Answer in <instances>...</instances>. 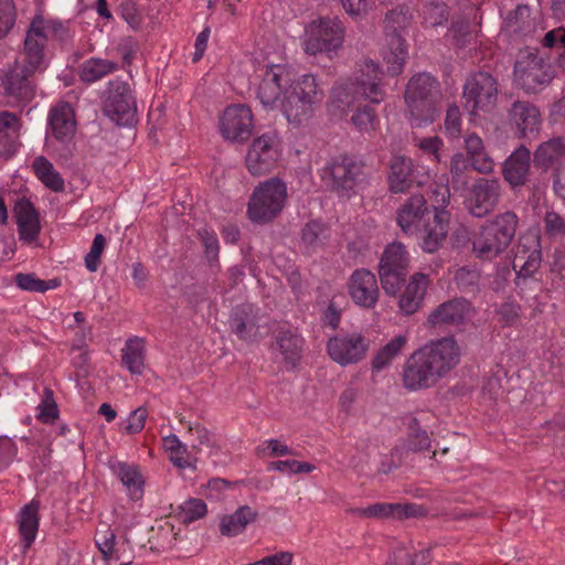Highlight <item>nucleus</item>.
Wrapping results in <instances>:
<instances>
[{"instance_id": "1", "label": "nucleus", "mask_w": 565, "mask_h": 565, "mask_svg": "<svg viewBox=\"0 0 565 565\" xmlns=\"http://www.w3.org/2000/svg\"><path fill=\"white\" fill-rule=\"evenodd\" d=\"M54 31L51 21L35 15L24 40L23 50L15 60L14 66L2 79L6 93L17 102H29L35 94V74L44 70V46L49 34Z\"/></svg>"}, {"instance_id": "2", "label": "nucleus", "mask_w": 565, "mask_h": 565, "mask_svg": "<svg viewBox=\"0 0 565 565\" xmlns=\"http://www.w3.org/2000/svg\"><path fill=\"white\" fill-rule=\"evenodd\" d=\"M460 362V349L454 337H445L414 351L403 367V385L408 391L435 386Z\"/></svg>"}, {"instance_id": "3", "label": "nucleus", "mask_w": 565, "mask_h": 565, "mask_svg": "<svg viewBox=\"0 0 565 565\" xmlns=\"http://www.w3.org/2000/svg\"><path fill=\"white\" fill-rule=\"evenodd\" d=\"M384 72L379 63L364 60L358 64L353 76L338 82L330 96V106L339 111H347L358 100L380 104L385 98L383 83Z\"/></svg>"}, {"instance_id": "4", "label": "nucleus", "mask_w": 565, "mask_h": 565, "mask_svg": "<svg viewBox=\"0 0 565 565\" xmlns=\"http://www.w3.org/2000/svg\"><path fill=\"white\" fill-rule=\"evenodd\" d=\"M520 218L514 211H504L486 220L471 238L472 253L481 260H493L513 242Z\"/></svg>"}, {"instance_id": "5", "label": "nucleus", "mask_w": 565, "mask_h": 565, "mask_svg": "<svg viewBox=\"0 0 565 565\" xmlns=\"http://www.w3.org/2000/svg\"><path fill=\"white\" fill-rule=\"evenodd\" d=\"M324 90L317 76L303 74L288 85L281 102V111L290 124L301 125L308 121L320 108Z\"/></svg>"}, {"instance_id": "6", "label": "nucleus", "mask_w": 565, "mask_h": 565, "mask_svg": "<svg viewBox=\"0 0 565 565\" xmlns=\"http://www.w3.org/2000/svg\"><path fill=\"white\" fill-rule=\"evenodd\" d=\"M412 20L413 11L405 4L393 8L385 15L384 32L386 45L382 55L386 64V73L391 76L399 75L406 64L408 46L405 34Z\"/></svg>"}, {"instance_id": "7", "label": "nucleus", "mask_w": 565, "mask_h": 565, "mask_svg": "<svg viewBox=\"0 0 565 565\" xmlns=\"http://www.w3.org/2000/svg\"><path fill=\"white\" fill-rule=\"evenodd\" d=\"M439 96L438 82L430 74L418 73L408 81L405 102L413 127L422 128L435 120Z\"/></svg>"}, {"instance_id": "8", "label": "nucleus", "mask_w": 565, "mask_h": 565, "mask_svg": "<svg viewBox=\"0 0 565 565\" xmlns=\"http://www.w3.org/2000/svg\"><path fill=\"white\" fill-rule=\"evenodd\" d=\"M287 200V185L279 178L260 182L253 191L247 215L254 223H268L282 211Z\"/></svg>"}, {"instance_id": "9", "label": "nucleus", "mask_w": 565, "mask_h": 565, "mask_svg": "<svg viewBox=\"0 0 565 565\" xmlns=\"http://www.w3.org/2000/svg\"><path fill=\"white\" fill-rule=\"evenodd\" d=\"M513 74L516 86L526 93L542 90L553 78L551 63L532 47L519 51Z\"/></svg>"}, {"instance_id": "10", "label": "nucleus", "mask_w": 565, "mask_h": 565, "mask_svg": "<svg viewBox=\"0 0 565 565\" xmlns=\"http://www.w3.org/2000/svg\"><path fill=\"white\" fill-rule=\"evenodd\" d=\"M498 79L489 72L472 73L462 90L463 108L471 116L492 113L498 104Z\"/></svg>"}, {"instance_id": "11", "label": "nucleus", "mask_w": 565, "mask_h": 565, "mask_svg": "<svg viewBox=\"0 0 565 565\" xmlns=\"http://www.w3.org/2000/svg\"><path fill=\"white\" fill-rule=\"evenodd\" d=\"M409 254L404 244H388L379 262V277L384 292L396 297L405 281L409 268Z\"/></svg>"}, {"instance_id": "12", "label": "nucleus", "mask_w": 565, "mask_h": 565, "mask_svg": "<svg viewBox=\"0 0 565 565\" xmlns=\"http://www.w3.org/2000/svg\"><path fill=\"white\" fill-rule=\"evenodd\" d=\"M364 164L349 156L332 158L321 170V178L340 194L353 192L365 180Z\"/></svg>"}, {"instance_id": "13", "label": "nucleus", "mask_w": 565, "mask_h": 565, "mask_svg": "<svg viewBox=\"0 0 565 565\" xmlns=\"http://www.w3.org/2000/svg\"><path fill=\"white\" fill-rule=\"evenodd\" d=\"M344 33V25L338 17L315 20L306 29L303 50L309 55L338 50L343 43Z\"/></svg>"}, {"instance_id": "14", "label": "nucleus", "mask_w": 565, "mask_h": 565, "mask_svg": "<svg viewBox=\"0 0 565 565\" xmlns=\"http://www.w3.org/2000/svg\"><path fill=\"white\" fill-rule=\"evenodd\" d=\"M290 70L280 64L267 65L259 70L260 82L256 97L266 109H281L285 92L290 84Z\"/></svg>"}, {"instance_id": "15", "label": "nucleus", "mask_w": 565, "mask_h": 565, "mask_svg": "<svg viewBox=\"0 0 565 565\" xmlns=\"http://www.w3.org/2000/svg\"><path fill=\"white\" fill-rule=\"evenodd\" d=\"M281 157L279 138L275 132H265L255 138L246 153V168L255 177L270 172Z\"/></svg>"}, {"instance_id": "16", "label": "nucleus", "mask_w": 565, "mask_h": 565, "mask_svg": "<svg viewBox=\"0 0 565 565\" xmlns=\"http://www.w3.org/2000/svg\"><path fill=\"white\" fill-rule=\"evenodd\" d=\"M501 196L502 185L499 179L479 178L469 189L465 205L473 217L483 218L498 207Z\"/></svg>"}, {"instance_id": "17", "label": "nucleus", "mask_w": 565, "mask_h": 565, "mask_svg": "<svg viewBox=\"0 0 565 565\" xmlns=\"http://www.w3.org/2000/svg\"><path fill=\"white\" fill-rule=\"evenodd\" d=\"M104 113L119 126H129L135 121L137 105L126 82H109Z\"/></svg>"}, {"instance_id": "18", "label": "nucleus", "mask_w": 565, "mask_h": 565, "mask_svg": "<svg viewBox=\"0 0 565 565\" xmlns=\"http://www.w3.org/2000/svg\"><path fill=\"white\" fill-rule=\"evenodd\" d=\"M369 347L370 341L361 333L340 334L329 339L327 351L334 362L345 366L364 359Z\"/></svg>"}, {"instance_id": "19", "label": "nucleus", "mask_w": 565, "mask_h": 565, "mask_svg": "<svg viewBox=\"0 0 565 565\" xmlns=\"http://www.w3.org/2000/svg\"><path fill=\"white\" fill-rule=\"evenodd\" d=\"M253 114L246 105H233L227 107L220 120V129L224 139L230 141H243L252 134Z\"/></svg>"}, {"instance_id": "20", "label": "nucleus", "mask_w": 565, "mask_h": 565, "mask_svg": "<svg viewBox=\"0 0 565 565\" xmlns=\"http://www.w3.org/2000/svg\"><path fill=\"white\" fill-rule=\"evenodd\" d=\"M541 265V245L539 236L525 234L520 237L513 260L516 284L531 277Z\"/></svg>"}, {"instance_id": "21", "label": "nucleus", "mask_w": 565, "mask_h": 565, "mask_svg": "<svg viewBox=\"0 0 565 565\" xmlns=\"http://www.w3.org/2000/svg\"><path fill=\"white\" fill-rule=\"evenodd\" d=\"M348 289L353 302L359 307L372 309L379 301L377 279L369 269H355L349 279Z\"/></svg>"}, {"instance_id": "22", "label": "nucleus", "mask_w": 565, "mask_h": 565, "mask_svg": "<svg viewBox=\"0 0 565 565\" xmlns=\"http://www.w3.org/2000/svg\"><path fill=\"white\" fill-rule=\"evenodd\" d=\"M449 220L450 214L447 210L434 209L433 220L429 216L416 234L419 235L420 247L424 252L433 254L443 246L448 234Z\"/></svg>"}, {"instance_id": "23", "label": "nucleus", "mask_w": 565, "mask_h": 565, "mask_svg": "<svg viewBox=\"0 0 565 565\" xmlns=\"http://www.w3.org/2000/svg\"><path fill=\"white\" fill-rule=\"evenodd\" d=\"M430 216L429 207L423 194L411 195L397 210L396 221L403 233L417 234L422 224Z\"/></svg>"}, {"instance_id": "24", "label": "nucleus", "mask_w": 565, "mask_h": 565, "mask_svg": "<svg viewBox=\"0 0 565 565\" xmlns=\"http://www.w3.org/2000/svg\"><path fill=\"white\" fill-rule=\"evenodd\" d=\"M472 315L470 302L463 298H454L438 305L428 316L429 327L460 326Z\"/></svg>"}, {"instance_id": "25", "label": "nucleus", "mask_w": 565, "mask_h": 565, "mask_svg": "<svg viewBox=\"0 0 565 565\" xmlns=\"http://www.w3.org/2000/svg\"><path fill=\"white\" fill-rule=\"evenodd\" d=\"M431 280L424 273L413 274L398 297L399 311L406 316L417 312L423 303Z\"/></svg>"}, {"instance_id": "26", "label": "nucleus", "mask_w": 565, "mask_h": 565, "mask_svg": "<svg viewBox=\"0 0 565 565\" xmlns=\"http://www.w3.org/2000/svg\"><path fill=\"white\" fill-rule=\"evenodd\" d=\"M462 138L463 154L469 161L471 169L480 174L492 173L495 163L482 138L473 131L466 132Z\"/></svg>"}, {"instance_id": "27", "label": "nucleus", "mask_w": 565, "mask_h": 565, "mask_svg": "<svg viewBox=\"0 0 565 565\" xmlns=\"http://www.w3.org/2000/svg\"><path fill=\"white\" fill-rule=\"evenodd\" d=\"M510 119L521 138L532 139L539 134L541 115L533 104L522 100L513 103Z\"/></svg>"}, {"instance_id": "28", "label": "nucleus", "mask_w": 565, "mask_h": 565, "mask_svg": "<svg viewBox=\"0 0 565 565\" xmlns=\"http://www.w3.org/2000/svg\"><path fill=\"white\" fill-rule=\"evenodd\" d=\"M531 152L524 147L516 148L503 162L502 175L515 189L526 183L530 174Z\"/></svg>"}, {"instance_id": "29", "label": "nucleus", "mask_w": 565, "mask_h": 565, "mask_svg": "<svg viewBox=\"0 0 565 565\" xmlns=\"http://www.w3.org/2000/svg\"><path fill=\"white\" fill-rule=\"evenodd\" d=\"M18 224V233L21 241L34 242L40 232L41 224L39 213L28 199H20L13 209Z\"/></svg>"}, {"instance_id": "30", "label": "nucleus", "mask_w": 565, "mask_h": 565, "mask_svg": "<svg viewBox=\"0 0 565 565\" xmlns=\"http://www.w3.org/2000/svg\"><path fill=\"white\" fill-rule=\"evenodd\" d=\"M49 122L53 136L62 141H70L75 134V115L68 103H60L50 110Z\"/></svg>"}, {"instance_id": "31", "label": "nucleus", "mask_w": 565, "mask_h": 565, "mask_svg": "<svg viewBox=\"0 0 565 565\" xmlns=\"http://www.w3.org/2000/svg\"><path fill=\"white\" fill-rule=\"evenodd\" d=\"M414 164L404 156L393 157L390 164L388 184L393 193L405 192L414 182Z\"/></svg>"}, {"instance_id": "32", "label": "nucleus", "mask_w": 565, "mask_h": 565, "mask_svg": "<svg viewBox=\"0 0 565 565\" xmlns=\"http://www.w3.org/2000/svg\"><path fill=\"white\" fill-rule=\"evenodd\" d=\"M422 507L414 503H374L367 507V519L403 520L422 514Z\"/></svg>"}, {"instance_id": "33", "label": "nucleus", "mask_w": 565, "mask_h": 565, "mask_svg": "<svg viewBox=\"0 0 565 565\" xmlns=\"http://www.w3.org/2000/svg\"><path fill=\"white\" fill-rule=\"evenodd\" d=\"M39 510L40 503L32 500L19 514V533L22 537L24 550H28L35 540L40 523Z\"/></svg>"}, {"instance_id": "34", "label": "nucleus", "mask_w": 565, "mask_h": 565, "mask_svg": "<svg viewBox=\"0 0 565 565\" xmlns=\"http://www.w3.org/2000/svg\"><path fill=\"white\" fill-rule=\"evenodd\" d=\"M276 347L282 355L287 369H295L302 352V340L289 330L279 331L276 338Z\"/></svg>"}, {"instance_id": "35", "label": "nucleus", "mask_w": 565, "mask_h": 565, "mask_svg": "<svg viewBox=\"0 0 565 565\" xmlns=\"http://www.w3.org/2000/svg\"><path fill=\"white\" fill-rule=\"evenodd\" d=\"M257 513L248 505L239 507L234 513L221 519L220 531L225 536H236L254 522Z\"/></svg>"}, {"instance_id": "36", "label": "nucleus", "mask_w": 565, "mask_h": 565, "mask_svg": "<svg viewBox=\"0 0 565 565\" xmlns=\"http://www.w3.org/2000/svg\"><path fill=\"white\" fill-rule=\"evenodd\" d=\"M407 335L398 334L391 339L382 347L372 359V370L382 371L391 365V363L403 352L407 344Z\"/></svg>"}, {"instance_id": "37", "label": "nucleus", "mask_w": 565, "mask_h": 565, "mask_svg": "<svg viewBox=\"0 0 565 565\" xmlns=\"http://www.w3.org/2000/svg\"><path fill=\"white\" fill-rule=\"evenodd\" d=\"M505 28L509 32L527 36L535 31V19L531 17V10L526 4H519L505 19Z\"/></svg>"}, {"instance_id": "38", "label": "nucleus", "mask_w": 565, "mask_h": 565, "mask_svg": "<svg viewBox=\"0 0 565 565\" xmlns=\"http://www.w3.org/2000/svg\"><path fill=\"white\" fill-rule=\"evenodd\" d=\"M32 169L36 178L50 190L54 192H63L65 189L64 179L56 171L53 164L43 156H39L33 160Z\"/></svg>"}, {"instance_id": "39", "label": "nucleus", "mask_w": 565, "mask_h": 565, "mask_svg": "<svg viewBox=\"0 0 565 565\" xmlns=\"http://www.w3.org/2000/svg\"><path fill=\"white\" fill-rule=\"evenodd\" d=\"M117 68L118 65L110 60L90 57L81 65L79 77L85 83H94L111 74Z\"/></svg>"}, {"instance_id": "40", "label": "nucleus", "mask_w": 565, "mask_h": 565, "mask_svg": "<svg viewBox=\"0 0 565 565\" xmlns=\"http://www.w3.org/2000/svg\"><path fill=\"white\" fill-rule=\"evenodd\" d=\"M121 361L132 374H141L145 367V344L139 338L126 341L121 350Z\"/></svg>"}, {"instance_id": "41", "label": "nucleus", "mask_w": 565, "mask_h": 565, "mask_svg": "<svg viewBox=\"0 0 565 565\" xmlns=\"http://www.w3.org/2000/svg\"><path fill=\"white\" fill-rule=\"evenodd\" d=\"M327 239L328 228L318 221L308 222L301 230V245L308 254L320 249Z\"/></svg>"}, {"instance_id": "42", "label": "nucleus", "mask_w": 565, "mask_h": 565, "mask_svg": "<svg viewBox=\"0 0 565 565\" xmlns=\"http://www.w3.org/2000/svg\"><path fill=\"white\" fill-rule=\"evenodd\" d=\"M565 156V138L556 137L539 146L534 153L537 166L547 168Z\"/></svg>"}, {"instance_id": "43", "label": "nucleus", "mask_w": 565, "mask_h": 565, "mask_svg": "<svg viewBox=\"0 0 565 565\" xmlns=\"http://www.w3.org/2000/svg\"><path fill=\"white\" fill-rule=\"evenodd\" d=\"M231 330L242 340H250L256 333V326L244 308H236L230 318Z\"/></svg>"}, {"instance_id": "44", "label": "nucleus", "mask_w": 565, "mask_h": 565, "mask_svg": "<svg viewBox=\"0 0 565 565\" xmlns=\"http://www.w3.org/2000/svg\"><path fill=\"white\" fill-rule=\"evenodd\" d=\"M116 476L120 479L122 484L136 497L140 495L142 479L138 469L135 466L118 462L114 466Z\"/></svg>"}, {"instance_id": "45", "label": "nucleus", "mask_w": 565, "mask_h": 565, "mask_svg": "<svg viewBox=\"0 0 565 565\" xmlns=\"http://www.w3.org/2000/svg\"><path fill=\"white\" fill-rule=\"evenodd\" d=\"M408 428L409 434L404 445L405 450L418 452L430 448V437L426 430L419 427L416 418H412Z\"/></svg>"}, {"instance_id": "46", "label": "nucleus", "mask_w": 565, "mask_h": 565, "mask_svg": "<svg viewBox=\"0 0 565 565\" xmlns=\"http://www.w3.org/2000/svg\"><path fill=\"white\" fill-rule=\"evenodd\" d=\"M541 44L544 49L557 52L559 67L565 73V28H555L546 32Z\"/></svg>"}, {"instance_id": "47", "label": "nucleus", "mask_w": 565, "mask_h": 565, "mask_svg": "<svg viewBox=\"0 0 565 565\" xmlns=\"http://www.w3.org/2000/svg\"><path fill=\"white\" fill-rule=\"evenodd\" d=\"M163 446L170 452V460L174 466L185 469L191 466L188 454V447L175 435H169L163 438Z\"/></svg>"}, {"instance_id": "48", "label": "nucleus", "mask_w": 565, "mask_h": 565, "mask_svg": "<svg viewBox=\"0 0 565 565\" xmlns=\"http://www.w3.org/2000/svg\"><path fill=\"white\" fill-rule=\"evenodd\" d=\"M206 512L205 502L201 499L192 498L179 507L178 516L182 523L190 524L205 516Z\"/></svg>"}, {"instance_id": "49", "label": "nucleus", "mask_w": 565, "mask_h": 565, "mask_svg": "<svg viewBox=\"0 0 565 565\" xmlns=\"http://www.w3.org/2000/svg\"><path fill=\"white\" fill-rule=\"evenodd\" d=\"M106 246V238L103 234H96L90 250L85 256V266L90 273H95L100 264V256Z\"/></svg>"}, {"instance_id": "50", "label": "nucleus", "mask_w": 565, "mask_h": 565, "mask_svg": "<svg viewBox=\"0 0 565 565\" xmlns=\"http://www.w3.org/2000/svg\"><path fill=\"white\" fill-rule=\"evenodd\" d=\"M351 121L360 131L367 132L375 128L376 115L372 108L364 106L353 114Z\"/></svg>"}, {"instance_id": "51", "label": "nucleus", "mask_w": 565, "mask_h": 565, "mask_svg": "<svg viewBox=\"0 0 565 565\" xmlns=\"http://www.w3.org/2000/svg\"><path fill=\"white\" fill-rule=\"evenodd\" d=\"M38 418L45 424L53 423L58 417L57 405L51 390H45V398L38 406Z\"/></svg>"}, {"instance_id": "52", "label": "nucleus", "mask_w": 565, "mask_h": 565, "mask_svg": "<svg viewBox=\"0 0 565 565\" xmlns=\"http://www.w3.org/2000/svg\"><path fill=\"white\" fill-rule=\"evenodd\" d=\"M455 279L462 290L472 291L479 285L480 273L476 269L462 267L456 271Z\"/></svg>"}, {"instance_id": "53", "label": "nucleus", "mask_w": 565, "mask_h": 565, "mask_svg": "<svg viewBox=\"0 0 565 565\" xmlns=\"http://www.w3.org/2000/svg\"><path fill=\"white\" fill-rule=\"evenodd\" d=\"M15 9L12 0H0V38L4 36L14 25Z\"/></svg>"}, {"instance_id": "54", "label": "nucleus", "mask_w": 565, "mask_h": 565, "mask_svg": "<svg viewBox=\"0 0 565 565\" xmlns=\"http://www.w3.org/2000/svg\"><path fill=\"white\" fill-rule=\"evenodd\" d=\"M415 146H417L424 153L431 157L433 160L440 162L439 150L443 147V140L438 136L427 138H414Z\"/></svg>"}, {"instance_id": "55", "label": "nucleus", "mask_w": 565, "mask_h": 565, "mask_svg": "<svg viewBox=\"0 0 565 565\" xmlns=\"http://www.w3.org/2000/svg\"><path fill=\"white\" fill-rule=\"evenodd\" d=\"M147 417V408L138 407L137 409L130 413L129 417L127 418L126 425L122 427V430L129 435L140 433L145 427Z\"/></svg>"}, {"instance_id": "56", "label": "nucleus", "mask_w": 565, "mask_h": 565, "mask_svg": "<svg viewBox=\"0 0 565 565\" xmlns=\"http://www.w3.org/2000/svg\"><path fill=\"white\" fill-rule=\"evenodd\" d=\"M471 169L469 161L461 152L455 153L451 158L450 173L455 181L466 183V174Z\"/></svg>"}, {"instance_id": "57", "label": "nucleus", "mask_w": 565, "mask_h": 565, "mask_svg": "<svg viewBox=\"0 0 565 565\" xmlns=\"http://www.w3.org/2000/svg\"><path fill=\"white\" fill-rule=\"evenodd\" d=\"M199 235L202 239V243L205 248V255L209 262H214L218 257V239L216 234L213 231H209L207 228L199 230Z\"/></svg>"}, {"instance_id": "58", "label": "nucleus", "mask_w": 565, "mask_h": 565, "mask_svg": "<svg viewBox=\"0 0 565 565\" xmlns=\"http://www.w3.org/2000/svg\"><path fill=\"white\" fill-rule=\"evenodd\" d=\"M424 19L433 26L439 25L447 20V9L444 3L430 2L424 10Z\"/></svg>"}, {"instance_id": "59", "label": "nucleus", "mask_w": 565, "mask_h": 565, "mask_svg": "<svg viewBox=\"0 0 565 565\" xmlns=\"http://www.w3.org/2000/svg\"><path fill=\"white\" fill-rule=\"evenodd\" d=\"M15 284L22 290L33 292L46 291V287H44V280L38 278L34 274H17Z\"/></svg>"}, {"instance_id": "60", "label": "nucleus", "mask_w": 565, "mask_h": 565, "mask_svg": "<svg viewBox=\"0 0 565 565\" xmlns=\"http://www.w3.org/2000/svg\"><path fill=\"white\" fill-rule=\"evenodd\" d=\"M544 228L550 236L565 234V220L554 211H547L544 216Z\"/></svg>"}, {"instance_id": "61", "label": "nucleus", "mask_w": 565, "mask_h": 565, "mask_svg": "<svg viewBox=\"0 0 565 565\" xmlns=\"http://www.w3.org/2000/svg\"><path fill=\"white\" fill-rule=\"evenodd\" d=\"M116 542V535L111 530H106L103 534H98L96 537V545L104 556V559L108 561L113 556L114 546Z\"/></svg>"}, {"instance_id": "62", "label": "nucleus", "mask_w": 565, "mask_h": 565, "mask_svg": "<svg viewBox=\"0 0 565 565\" xmlns=\"http://www.w3.org/2000/svg\"><path fill=\"white\" fill-rule=\"evenodd\" d=\"M345 12L352 17L365 15L374 4V0H341Z\"/></svg>"}, {"instance_id": "63", "label": "nucleus", "mask_w": 565, "mask_h": 565, "mask_svg": "<svg viewBox=\"0 0 565 565\" xmlns=\"http://www.w3.org/2000/svg\"><path fill=\"white\" fill-rule=\"evenodd\" d=\"M117 52L122 57L124 62L129 64L137 52L136 40L131 36L122 38L117 45Z\"/></svg>"}, {"instance_id": "64", "label": "nucleus", "mask_w": 565, "mask_h": 565, "mask_svg": "<svg viewBox=\"0 0 565 565\" xmlns=\"http://www.w3.org/2000/svg\"><path fill=\"white\" fill-rule=\"evenodd\" d=\"M292 554L280 552L270 556H266L260 561L248 563L245 565H291Z\"/></svg>"}]
</instances>
